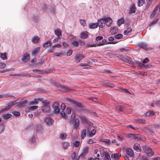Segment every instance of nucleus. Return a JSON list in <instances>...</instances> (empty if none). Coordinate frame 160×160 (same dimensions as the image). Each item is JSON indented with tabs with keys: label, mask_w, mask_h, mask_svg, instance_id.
<instances>
[{
	"label": "nucleus",
	"mask_w": 160,
	"mask_h": 160,
	"mask_svg": "<svg viewBox=\"0 0 160 160\" xmlns=\"http://www.w3.org/2000/svg\"><path fill=\"white\" fill-rule=\"evenodd\" d=\"M135 63L138 64L140 67H144L145 68L147 69L150 68V66H151V65H147L144 64H143L141 63L138 61H136Z\"/></svg>",
	"instance_id": "15"
},
{
	"label": "nucleus",
	"mask_w": 160,
	"mask_h": 160,
	"mask_svg": "<svg viewBox=\"0 0 160 160\" xmlns=\"http://www.w3.org/2000/svg\"><path fill=\"white\" fill-rule=\"evenodd\" d=\"M60 107L62 111H64L66 108V106L65 104L64 103H62L60 106Z\"/></svg>",
	"instance_id": "56"
},
{
	"label": "nucleus",
	"mask_w": 160,
	"mask_h": 160,
	"mask_svg": "<svg viewBox=\"0 0 160 160\" xmlns=\"http://www.w3.org/2000/svg\"><path fill=\"white\" fill-rule=\"evenodd\" d=\"M62 145L63 148L67 149L70 146V143L68 142H64L62 143Z\"/></svg>",
	"instance_id": "27"
},
{
	"label": "nucleus",
	"mask_w": 160,
	"mask_h": 160,
	"mask_svg": "<svg viewBox=\"0 0 160 160\" xmlns=\"http://www.w3.org/2000/svg\"><path fill=\"white\" fill-rule=\"evenodd\" d=\"M2 115L3 118L5 119H7L9 118L12 117V115L9 113L3 114Z\"/></svg>",
	"instance_id": "31"
},
{
	"label": "nucleus",
	"mask_w": 160,
	"mask_h": 160,
	"mask_svg": "<svg viewBox=\"0 0 160 160\" xmlns=\"http://www.w3.org/2000/svg\"><path fill=\"white\" fill-rule=\"evenodd\" d=\"M139 145L138 144H135L133 147V149L136 150L137 151H138V150H139Z\"/></svg>",
	"instance_id": "48"
},
{
	"label": "nucleus",
	"mask_w": 160,
	"mask_h": 160,
	"mask_svg": "<svg viewBox=\"0 0 160 160\" xmlns=\"http://www.w3.org/2000/svg\"><path fill=\"white\" fill-rule=\"evenodd\" d=\"M159 10V11L160 12V2L158 5L157 7L155 8L154 11L152 12L151 14L150 17L151 18L153 17L155 15L156 12Z\"/></svg>",
	"instance_id": "13"
},
{
	"label": "nucleus",
	"mask_w": 160,
	"mask_h": 160,
	"mask_svg": "<svg viewBox=\"0 0 160 160\" xmlns=\"http://www.w3.org/2000/svg\"><path fill=\"white\" fill-rule=\"evenodd\" d=\"M42 102L43 104V106L42 108V111L46 113L50 112L51 109L50 106L48 105V103L43 101H42Z\"/></svg>",
	"instance_id": "2"
},
{
	"label": "nucleus",
	"mask_w": 160,
	"mask_h": 160,
	"mask_svg": "<svg viewBox=\"0 0 160 160\" xmlns=\"http://www.w3.org/2000/svg\"><path fill=\"white\" fill-rule=\"evenodd\" d=\"M139 46L141 48H142L146 50H148L149 49L147 47V45L144 43H142L139 45Z\"/></svg>",
	"instance_id": "30"
},
{
	"label": "nucleus",
	"mask_w": 160,
	"mask_h": 160,
	"mask_svg": "<svg viewBox=\"0 0 160 160\" xmlns=\"http://www.w3.org/2000/svg\"><path fill=\"white\" fill-rule=\"evenodd\" d=\"M96 47V45L91 44H88L86 46V48H87L90 47Z\"/></svg>",
	"instance_id": "59"
},
{
	"label": "nucleus",
	"mask_w": 160,
	"mask_h": 160,
	"mask_svg": "<svg viewBox=\"0 0 160 160\" xmlns=\"http://www.w3.org/2000/svg\"><path fill=\"white\" fill-rule=\"evenodd\" d=\"M76 152L73 151V152L71 154V157L72 159V160H73L75 159V158L76 157Z\"/></svg>",
	"instance_id": "54"
},
{
	"label": "nucleus",
	"mask_w": 160,
	"mask_h": 160,
	"mask_svg": "<svg viewBox=\"0 0 160 160\" xmlns=\"http://www.w3.org/2000/svg\"><path fill=\"white\" fill-rule=\"evenodd\" d=\"M130 11L131 13H134L136 11V8L134 5L132 4L130 8Z\"/></svg>",
	"instance_id": "26"
},
{
	"label": "nucleus",
	"mask_w": 160,
	"mask_h": 160,
	"mask_svg": "<svg viewBox=\"0 0 160 160\" xmlns=\"http://www.w3.org/2000/svg\"><path fill=\"white\" fill-rule=\"evenodd\" d=\"M62 31L59 29H57L54 30L55 34L57 36L59 37L62 35Z\"/></svg>",
	"instance_id": "24"
},
{
	"label": "nucleus",
	"mask_w": 160,
	"mask_h": 160,
	"mask_svg": "<svg viewBox=\"0 0 160 160\" xmlns=\"http://www.w3.org/2000/svg\"><path fill=\"white\" fill-rule=\"evenodd\" d=\"M52 107L54 109V112L55 114H58L60 112L59 108V103L58 102H56L52 105Z\"/></svg>",
	"instance_id": "3"
},
{
	"label": "nucleus",
	"mask_w": 160,
	"mask_h": 160,
	"mask_svg": "<svg viewBox=\"0 0 160 160\" xmlns=\"http://www.w3.org/2000/svg\"><path fill=\"white\" fill-rule=\"evenodd\" d=\"M124 20L123 18H121L118 20L117 22V24L119 26H120L124 22Z\"/></svg>",
	"instance_id": "39"
},
{
	"label": "nucleus",
	"mask_w": 160,
	"mask_h": 160,
	"mask_svg": "<svg viewBox=\"0 0 160 160\" xmlns=\"http://www.w3.org/2000/svg\"><path fill=\"white\" fill-rule=\"evenodd\" d=\"M54 55L58 57H61L63 55V54L61 52H56L54 53Z\"/></svg>",
	"instance_id": "57"
},
{
	"label": "nucleus",
	"mask_w": 160,
	"mask_h": 160,
	"mask_svg": "<svg viewBox=\"0 0 160 160\" xmlns=\"http://www.w3.org/2000/svg\"><path fill=\"white\" fill-rule=\"evenodd\" d=\"M105 24L108 27H110L112 22V18L109 17H107L105 18Z\"/></svg>",
	"instance_id": "10"
},
{
	"label": "nucleus",
	"mask_w": 160,
	"mask_h": 160,
	"mask_svg": "<svg viewBox=\"0 0 160 160\" xmlns=\"http://www.w3.org/2000/svg\"><path fill=\"white\" fill-rule=\"evenodd\" d=\"M38 103V102L36 100H35L34 101H32L29 102V104L30 105H37Z\"/></svg>",
	"instance_id": "46"
},
{
	"label": "nucleus",
	"mask_w": 160,
	"mask_h": 160,
	"mask_svg": "<svg viewBox=\"0 0 160 160\" xmlns=\"http://www.w3.org/2000/svg\"><path fill=\"white\" fill-rule=\"evenodd\" d=\"M129 137L130 138H133L134 139H140V135L139 134H131L129 136Z\"/></svg>",
	"instance_id": "28"
},
{
	"label": "nucleus",
	"mask_w": 160,
	"mask_h": 160,
	"mask_svg": "<svg viewBox=\"0 0 160 160\" xmlns=\"http://www.w3.org/2000/svg\"><path fill=\"white\" fill-rule=\"evenodd\" d=\"M51 46V41L50 40L47 41L46 42L43 44V47L44 48L48 47Z\"/></svg>",
	"instance_id": "29"
},
{
	"label": "nucleus",
	"mask_w": 160,
	"mask_h": 160,
	"mask_svg": "<svg viewBox=\"0 0 160 160\" xmlns=\"http://www.w3.org/2000/svg\"><path fill=\"white\" fill-rule=\"evenodd\" d=\"M132 29L131 28H128L127 30H125L123 33L125 35H128L132 31Z\"/></svg>",
	"instance_id": "33"
},
{
	"label": "nucleus",
	"mask_w": 160,
	"mask_h": 160,
	"mask_svg": "<svg viewBox=\"0 0 160 160\" xmlns=\"http://www.w3.org/2000/svg\"><path fill=\"white\" fill-rule=\"evenodd\" d=\"M58 88L60 90L64 92L69 91L70 90L68 87L60 84L58 86Z\"/></svg>",
	"instance_id": "11"
},
{
	"label": "nucleus",
	"mask_w": 160,
	"mask_h": 160,
	"mask_svg": "<svg viewBox=\"0 0 160 160\" xmlns=\"http://www.w3.org/2000/svg\"><path fill=\"white\" fill-rule=\"evenodd\" d=\"M67 136V134L66 133H62L60 134L59 136V138H60L63 139L66 137Z\"/></svg>",
	"instance_id": "43"
},
{
	"label": "nucleus",
	"mask_w": 160,
	"mask_h": 160,
	"mask_svg": "<svg viewBox=\"0 0 160 160\" xmlns=\"http://www.w3.org/2000/svg\"><path fill=\"white\" fill-rule=\"evenodd\" d=\"M30 55L28 53L24 54L22 58V61L24 63L27 62L30 59Z\"/></svg>",
	"instance_id": "5"
},
{
	"label": "nucleus",
	"mask_w": 160,
	"mask_h": 160,
	"mask_svg": "<svg viewBox=\"0 0 160 160\" xmlns=\"http://www.w3.org/2000/svg\"><path fill=\"white\" fill-rule=\"evenodd\" d=\"M124 61L130 64H132L133 63V62L130 59L126 58L125 59Z\"/></svg>",
	"instance_id": "53"
},
{
	"label": "nucleus",
	"mask_w": 160,
	"mask_h": 160,
	"mask_svg": "<svg viewBox=\"0 0 160 160\" xmlns=\"http://www.w3.org/2000/svg\"><path fill=\"white\" fill-rule=\"evenodd\" d=\"M28 103V101L27 100H25L22 101L19 103L18 104V106L20 107H25L26 106V104Z\"/></svg>",
	"instance_id": "25"
},
{
	"label": "nucleus",
	"mask_w": 160,
	"mask_h": 160,
	"mask_svg": "<svg viewBox=\"0 0 160 160\" xmlns=\"http://www.w3.org/2000/svg\"><path fill=\"white\" fill-rule=\"evenodd\" d=\"M87 133L89 137H91L93 136L96 133V131L95 129H93L92 130L91 132L88 130H87Z\"/></svg>",
	"instance_id": "18"
},
{
	"label": "nucleus",
	"mask_w": 160,
	"mask_h": 160,
	"mask_svg": "<svg viewBox=\"0 0 160 160\" xmlns=\"http://www.w3.org/2000/svg\"><path fill=\"white\" fill-rule=\"evenodd\" d=\"M73 146L76 147H78L80 145V142L79 141H76L73 142Z\"/></svg>",
	"instance_id": "44"
},
{
	"label": "nucleus",
	"mask_w": 160,
	"mask_h": 160,
	"mask_svg": "<svg viewBox=\"0 0 160 160\" xmlns=\"http://www.w3.org/2000/svg\"><path fill=\"white\" fill-rule=\"evenodd\" d=\"M22 76L30 77H31L30 74L28 73H24L21 75Z\"/></svg>",
	"instance_id": "61"
},
{
	"label": "nucleus",
	"mask_w": 160,
	"mask_h": 160,
	"mask_svg": "<svg viewBox=\"0 0 160 160\" xmlns=\"http://www.w3.org/2000/svg\"><path fill=\"white\" fill-rule=\"evenodd\" d=\"M87 32H83L81 33V38L83 39L87 38L88 36Z\"/></svg>",
	"instance_id": "22"
},
{
	"label": "nucleus",
	"mask_w": 160,
	"mask_h": 160,
	"mask_svg": "<svg viewBox=\"0 0 160 160\" xmlns=\"http://www.w3.org/2000/svg\"><path fill=\"white\" fill-rule=\"evenodd\" d=\"M82 122L83 123H87L88 119L85 117H81Z\"/></svg>",
	"instance_id": "38"
},
{
	"label": "nucleus",
	"mask_w": 160,
	"mask_h": 160,
	"mask_svg": "<svg viewBox=\"0 0 160 160\" xmlns=\"http://www.w3.org/2000/svg\"><path fill=\"white\" fill-rule=\"evenodd\" d=\"M16 104V101H11L8 104L6 108H2L1 110V112H2L4 111L9 109L12 106Z\"/></svg>",
	"instance_id": "4"
},
{
	"label": "nucleus",
	"mask_w": 160,
	"mask_h": 160,
	"mask_svg": "<svg viewBox=\"0 0 160 160\" xmlns=\"http://www.w3.org/2000/svg\"><path fill=\"white\" fill-rule=\"evenodd\" d=\"M80 22L81 25L84 27L86 25V21L84 19H80Z\"/></svg>",
	"instance_id": "42"
},
{
	"label": "nucleus",
	"mask_w": 160,
	"mask_h": 160,
	"mask_svg": "<svg viewBox=\"0 0 160 160\" xmlns=\"http://www.w3.org/2000/svg\"><path fill=\"white\" fill-rule=\"evenodd\" d=\"M67 101L73 104L75 106L78 107H82V105L81 103L77 102L73 100V99L68 98L66 99Z\"/></svg>",
	"instance_id": "6"
},
{
	"label": "nucleus",
	"mask_w": 160,
	"mask_h": 160,
	"mask_svg": "<svg viewBox=\"0 0 160 160\" xmlns=\"http://www.w3.org/2000/svg\"><path fill=\"white\" fill-rule=\"evenodd\" d=\"M100 155L102 157L105 156L106 152H105L104 149H101L100 150Z\"/></svg>",
	"instance_id": "51"
},
{
	"label": "nucleus",
	"mask_w": 160,
	"mask_h": 160,
	"mask_svg": "<svg viewBox=\"0 0 160 160\" xmlns=\"http://www.w3.org/2000/svg\"><path fill=\"white\" fill-rule=\"evenodd\" d=\"M145 0H138V4L139 7H141L144 3Z\"/></svg>",
	"instance_id": "40"
},
{
	"label": "nucleus",
	"mask_w": 160,
	"mask_h": 160,
	"mask_svg": "<svg viewBox=\"0 0 160 160\" xmlns=\"http://www.w3.org/2000/svg\"><path fill=\"white\" fill-rule=\"evenodd\" d=\"M111 28L110 32L112 34H115L118 32V29L117 26L112 27Z\"/></svg>",
	"instance_id": "17"
},
{
	"label": "nucleus",
	"mask_w": 160,
	"mask_h": 160,
	"mask_svg": "<svg viewBox=\"0 0 160 160\" xmlns=\"http://www.w3.org/2000/svg\"><path fill=\"white\" fill-rule=\"evenodd\" d=\"M105 18H102L98 20V24L100 28H102L105 26Z\"/></svg>",
	"instance_id": "7"
},
{
	"label": "nucleus",
	"mask_w": 160,
	"mask_h": 160,
	"mask_svg": "<svg viewBox=\"0 0 160 160\" xmlns=\"http://www.w3.org/2000/svg\"><path fill=\"white\" fill-rule=\"evenodd\" d=\"M12 114L15 116L18 117L20 115V113L18 111H14L12 112Z\"/></svg>",
	"instance_id": "45"
},
{
	"label": "nucleus",
	"mask_w": 160,
	"mask_h": 160,
	"mask_svg": "<svg viewBox=\"0 0 160 160\" xmlns=\"http://www.w3.org/2000/svg\"><path fill=\"white\" fill-rule=\"evenodd\" d=\"M72 50L71 49L69 50L67 52V55L68 56H70L72 53Z\"/></svg>",
	"instance_id": "64"
},
{
	"label": "nucleus",
	"mask_w": 160,
	"mask_h": 160,
	"mask_svg": "<svg viewBox=\"0 0 160 160\" xmlns=\"http://www.w3.org/2000/svg\"><path fill=\"white\" fill-rule=\"evenodd\" d=\"M71 112V109L70 107H68L67 108L66 113L68 114H70Z\"/></svg>",
	"instance_id": "60"
},
{
	"label": "nucleus",
	"mask_w": 160,
	"mask_h": 160,
	"mask_svg": "<svg viewBox=\"0 0 160 160\" xmlns=\"http://www.w3.org/2000/svg\"><path fill=\"white\" fill-rule=\"evenodd\" d=\"M40 39V38L37 36H34L31 38L32 42L34 44L38 43Z\"/></svg>",
	"instance_id": "14"
},
{
	"label": "nucleus",
	"mask_w": 160,
	"mask_h": 160,
	"mask_svg": "<svg viewBox=\"0 0 160 160\" xmlns=\"http://www.w3.org/2000/svg\"><path fill=\"white\" fill-rule=\"evenodd\" d=\"M75 116H74L73 118H71L70 122L71 123L73 124V128L77 130L79 126V120L78 118H75Z\"/></svg>",
	"instance_id": "1"
},
{
	"label": "nucleus",
	"mask_w": 160,
	"mask_h": 160,
	"mask_svg": "<svg viewBox=\"0 0 160 160\" xmlns=\"http://www.w3.org/2000/svg\"><path fill=\"white\" fill-rule=\"evenodd\" d=\"M122 92H125L126 93H128L130 94V92L127 89L122 88Z\"/></svg>",
	"instance_id": "62"
},
{
	"label": "nucleus",
	"mask_w": 160,
	"mask_h": 160,
	"mask_svg": "<svg viewBox=\"0 0 160 160\" xmlns=\"http://www.w3.org/2000/svg\"><path fill=\"white\" fill-rule=\"evenodd\" d=\"M60 114L62 117L65 118H67V116L65 114L64 112L63 111H62L60 112Z\"/></svg>",
	"instance_id": "58"
},
{
	"label": "nucleus",
	"mask_w": 160,
	"mask_h": 160,
	"mask_svg": "<svg viewBox=\"0 0 160 160\" xmlns=\"http://www.w3.org/2000/svg\"><path fill=\"white\" fill-rule=\"evenodd\" d=\"M6 67V64L3 62H0V68L3 69Z\"/></svg>",
	"instance_id": "55"
},
{
	"label": "nucleus",
	"mask_w": 160,
	"mask_h": 160,
	"mask_svg": "<svg viewBox=\"0 0 160 160\" xmlns=\"http://www.w3.org/2000/svg\"><path fill=\"white\" fill-rule=\"evenodd\" d=\"M121 156V154L118 153H115L112 154L111 155V157L112 159H114L116 160L118 159L119 157Z\"/></svg>",
	"instance_id": "19"
},
{
	"label": "nucleus",
	"mask_w": 160,
	"mask_h": 160,
	"mask_svg": "<svg viewBox=\"0 0 160 160\" xmlns=\"http://www.w3.org/2000/svg\"><path fill=\"white\" fill-rule=\"evenodd\" d=\"M0 55L1 58L3 60H6L7 58V56L6 54V53H1L0 54Z\"/></svg>",
	"instance_id": "35"
},
{
	"label": "nucleus",
	"mask_w": 160,
	"mask_h": 160,
	"mask_svg": "<svg viewBox=\"0 0 160 160\" xmlns=\"http://www.w3.org/2000/svg\"><path fill=\"white\" fill-rule=\"evenodd\" d=\"M117 56L120 59H121L123 61H124L125 59H126V58L122 55H117Z\"/></svg>",
	"instance_id": "49"
},
{
	"label": "nucleus",
	"mask_w": 160,
	"mask_h": 160,
	"mask_svg": "<svg viewBox=\"0 0 160 160\" xmlns=\"http://www.w3.org/2000/svg\"><path fill=\"white\" fill-rule=\"evenodd\" d=\"M86 136V130H83L81 133V138L82 139H83Z\"/></svg>",
	"instance_id": "32"
},
{
	"label": "nucleus",
	"mask_w": 160,
	"mask_h": 160,
	"mask_svg": "<svg viewBox=\"0 0 160 160\" xmlns=\"http://www.w3.org/2000/svg\"><path fill=\"white\" fill-rule=\"evenodd\" d=\"M88 151V148L85 147L83 150L82 152L80 155V157H83L86 154Z\"/></svg>",
	"instance_id": "21"
},
{
	"label": "nucleus",
	"mask_w": 160,
	"mask_h": 160,
	"mask_svg": "<svg viewBox=\"0 0 160 160\" xmlns=\"http://www.w3.org/2000/svg\"><path fill=\"white\" fill-rule=\"evenodd\" d=\"M5 126L3 124H0V134L3 132L5 129Z\"/></svg>",
	"instance_id": "37"
},
{
	"label": "nucleus",
	"mask_w": 160,
	"mask_h": 160,
	"mask_svg": "<svg viewBox=\"0 0 160 160\" xmlns=\"http://www.w3.org/2000/svg\"><path fill=\"white\" fill-rule=\"evenodd\" d=\"M106 83L108 86L111 87H113L114 86V84L111 83V82L109 81H107L106 82Z\"/></svg>",
	"instance_id": "52"
},
{
	"label": "nucleus",
	"mask_w": 160,
	"mask_h": 160,
	"mask_svg": "<svg viewBox=\"0 0 160 160\" xmlns=\"http://www.w3.org/2000/svg\"><path fill=\"white\" fill-rule=\"evenodd\" d=\"M71 43L72 45L74 47H77L79 45V42L75 40H73L71 42Z\"/></svg>",
	"instance_id": "36"
},
{
	"label": "nucleus",
	"mask_w": 160,
	"mask_h": 160,
	"mask_svg": "<svg viewBox=\"0 0 160 160\" xmlns=\"http://www.w3.org/2000/svg\"><path fill=\"white\" fill-rule=\"evenodd\" d=\"M40 47H37L32 52L31 55L32 56L36 57L39 53L40 51Z\"/></svg>",
	"instance_id": "12"
},
{
	"label": "nucleus",
	"mask_w": 160,
	"mask_h": 160,
	"mask_svg": "<svg viewBox=\"0 0 160 160\" xmlns=\"http://www.w3.org/2000/svg\"><path fill=\"white\" fill-rule=\"evenodd\" d=\"M98 23H92L89 24V27L90 28L94 29L98 27Z\"/></svg>",
	"instance_id": "23"
},
{
	"label": "nucleus",
	"mask_w": 160,
	"mask_h": 160,
	"mask_svg": "<svg viewBox=\"0 0 160 160\" xmlns=\"http://www.w3.org/2000/svg\"><path fill=\"white\" fill-rule=\"evenodd\" d=\"M116 109L122 112L123 110V108L121 106H118L116 107Z\"/></svg>",
	"instance_id": "50"
},
{
	"label": "nucleus",
	"mask_w": 160,
	"mask_h": 160,
	"mask_svg": "<svg viewBox=\"0 0 160 160\" xmlns=\"http://www.w3.org/2000/svg\"><path fill=\"white\" fill-rule=\"evenodd\" d=\"M144 151L148 156L151 157L153 154V152L152 149L149 148L147 147L145 148Z\"/></svg>",
	"instance_id": "8"
},
{
	"label": "nucleus",
	"mask_w": 160,
	"mask_h": 160,
	"mask_svg": "<svg viewBox=\"0 0 160 160\" xmlns=\"http://www.w3.org/2000/svg\"><path fill=\"white\" fill-rule=\"evenodd\" d=\"M137 122L139 124L145 123H146V120L144 119H138L137 120Z\"/></svg>",
	"instance_id": "34"
},
{
	"label": "nucleus",
	"mask_w": 160,
	"mask_h": 160,
	"mask_svg": "<svg viewBox=\"0 0 160 160\" xmlns=\"http://www.w3.org/2000/svg\"><path fill=\"white\" fill-rule=\"evenodd\" d=\"M85 56L81 54H78L75 57V62L78 63L81 60L84 58Z\"/></svg>",
	"instance_id": "9"
},
{
	"label": "nucleus",
	"mask_w": 160,
	"mask_h": 160,
	"mask_svg": "<svg viewBox=\"0 0 160 160\" xmlns=\"http://www.w3.org/2000/svg\"><path fill=\"white\" fill-rule=\"evenodd\" d=\"M53 121V120L49 118H46L45 120V122L48 125H51Z\"/></svg>",
	"instance_id": "20"
},
{
	"label": "nucleus",
	"mask_w": 160,
	"mask_h": 160,
	"mask_svg": "<svg viewBox=\"0 0 160 160\" xmlns=\"http://www.w3.org/2000/svg\"><path fill=\"white\" fill-rule=\"evenodd\" d=\"M120 50L122 52H124V53H126V52H128V49H126L125 48H122L120 49Z\"/></svg>",
	"instance_id": "63"
},
{
	"label": "nucleus",
	"mask_w": 160,
	"mask_h": 160,
	"mask_svg": "<svg viewBox=\"0 0 160 160\" xmlns=\"http://www.w3.org/2000/svg\"><path fill=\"white\" fill-rule=\"evenodd\" d=\"M104 156L105 158L108 160H111L110 156L107 152H106Z\"/></svg>",
	"instance_id": "47"
},
{
	"label": "nucleus",
	"mask_w": 160,
	"mask_h": 160,
	"mask_svg": "<svg viewBox=\"0 0 160 160\" xmlns=\"http://www.w3.org/2000/svg\"><path fill=\"white\" fill-rule=\"evenodd\" d=\"M123 37V35L121 34H118L114 36V38L117 39H121Z\"/></svg>",
	"instance_id": "41"
},
{
	"label": "nucleus",
	"mask_w": 160,
	"mask_h": 160,
	"mask_svg": "<svg viewBox=\"0 0 160 160\" xmlns=\"http://www.w3.org/2000/svg\"><path fill=\"white\" fill-rule=\"evenodd\" d=\"M126 152L127 154L131 157H133L134 156V154L133 150L130 148H127L126 150Z\"/></svg>",
	"instance_id": "16"
}]
</instances>
